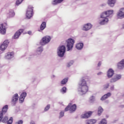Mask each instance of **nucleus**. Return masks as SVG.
I'll use <instances>...</instances> for the list:
<instances>
[{
	"label": "nucleus",
	"instance_id": "nucleus-1",
	"mask_svg": "<svg viewBox=\"0 0 124 124\" xmlns=\"http://www.w3.org/2000/svg\"><path fill=\"white\" fill-rule=\"evenodd\" d=\"M78 85L79 86V91L81 92L82 94H85L88 93V91H89V87L87 84V81L85 80L84 78H82L81 79Z\"/></svg>",
	"mask_w": 124,
	"mask_h": 124
},
{
	"label": "nucleus",
	"instance_id": "nucleus-2",
	"mask_svg": "<svg viewBox=\"0 0 124 124\" xmlns=\"http://www.w3.org/2000/svg\"><path fill=\"white\" fill-rule=\"evenodd\" d=\"M76 109H77V106H76V104H74L72 105L71 103H69L67 107L65 108V112L67 111H70V113H73V112H75L76 111Z\"/></svg>",
	"mask_w": 124,
	"mask_h": 124
},
{
	"label": "nucleus",
	"instance_id": "nucleus-3",
	"mask_svg": "<svg viewBox=\"0 0 124 124\" xmlns=\"http://www.w3.org/2000/svg\"><path fill=\"white\" fill-rule=\"evenodd\" d=\"M33 16V7L29 6L26 12V17L31 19Z\"/></svg>",
	"mask_w": 124,
	"mask_h": 124
},
{
	"label": "nucleus",
	"instance_id": "nucleus-4",
	"mask_svg": "<svg viewBox=\"0 0 124 124\" xmlns=\"http://www.w3.org/2000/svg\"><path fill=\"white\" fill-rule=\"evenodd\" d=\"M66 42L67 43V47L68 48V51H69V50H71L73 48V45L75 43V41L72 38H69L66 41Z\"/></svg>",
	"mask_w": 124,
	"mask_h": 124
},
{
	"label": "nucleus",
	"instance_id": "nucleus-5",
	"mask_svg": "<svg viewBox=\"0 0 124 124\" xmlns=\"http://www.w3.org/2000/svg\"><path fill=\"white\" fill-rule=\"evenodd\" d=\"M51 40V37L49 36H46L44 37L41 42H40V44L41 45H46L47 43H49Z\"/></svg>",
	"mask_w": 124,
	"mask_h": 124
},
{
	"label": "nucleus",
	"instance_id": "nucleus-6",
	"mask_svg": "<svg viewBox=\"0 0 124 124\" xmlns=\"http://www.w3.org/2000/svg\"><path fill=\"white\" fill-rule=\"evenodd\" d=\"M64 53H65V46H60L58 51V56L59 57H62L64 56Z\"/></svg>",
	"mask_w": 124,
	"mask_h": 124
},
{
	"label": "nucleus",
	"instance_id": "nucleus-7",
	"mask_svg": "<svg viewBox=\"0 0 124 124\" xmlns=\"http://www.w3.org/2000/svg\"><path fill=\"white\" fill-rule=\"evenodd\" d=\"M7 110H8V105H5L3 107L2 109V111L0 112V122H1V120H2V118H3V114L6 113V112H7Z\"/></svg>",
	"mask_w": 124,
	"mask_h": 124
},
{
	"label": "nucleus",
	"instance_id": "nucleus-8",
	"mask_svg": "<svg viewBox=\"0 0 124 124\" xmlns=\"http://www.w3.org/2000/svg\"><path fill=\"white\" fill-rule=\"evenodd\" d=\"M92 111H88L87 112H85L84 114L81 115V119H88V118H90L91 116H92Z\"/></svg>",
	"mask_w": 124,
	"mask_h": 124
},
{
	"label": "nucleus",
	"instance_id": "nucleus-9",
	"mask_svg": "<svg viewBox=\"0 0 124 124\" xmlns=\"http://www.w3.org/2000/svg\"><path fill=\"white\" fill-rule=\"evenodd\" d=\"M122 78V75H116L114 76V78L110 79V83H114V82H117L118 80H120Z\"/></svg>",
	"mask_w": 124,
	"mask_h": 124
},
{
	"label": "nucleus",
	"instance_id": "nucleus-10",
	"mask_svg": "<svg viewBox=\"0 0 124 124\" xmlns=\"http://www.w3.org/2000/svg\"><path fill=\"white\" fill-rule=\"evenodd\" d=\"M93 27V25L91 23H87L86 24H85L82 28L83 31H89V30H91L92 29V27Z\"/></svg>",
	"mask_w": 124,
	"mask_h": 124
},
{
	"label": "nucleus",
	"instance_id": "nucleus-11",
	"mask_svg": "<svg viewBox=\"0 0 124 124\" xmlns=\"http://www.w3.org/2000/svg\"><path fill=\"white\" fill-rule=\"evenodd\" d=\"M23 31H24V30H23V29L19 30L18 31H17L15 33V35L14 36V38L15 39H16L18 38L21 35V34L22 32H23Z\"/></svg>",
	"mask_w": 124,
	"mask_h": 124
},
{
	"label": "nucleus",
	"instance_id": "nucleus-12",
	"mask_svg": "<svg viewBox=\"0 0 124 124\" xmlns=\"http://www.w3.org/2000/svg\"><path fill=\"white\" fill-rule=\"evenodd\" d=\"M117 16L121 18H124V8H121L117 13Z\"/></svg>",
	"mask_w": 124,
	"mask_h": 124
},
{
	"label": "nucleus",
	"instance_id": "nucleus-13",
	"mask_svg": "<svg viewBox=\"0 0 124 124\" xmlns=\"http://www.w3.org/2000/svg\"><path fill=\"white\" fill-rule=\"evenodd\" d=\"M26 96H27V93L26 92L22 93L19 97L20 102H21V103H23Z\"/></svg>",
	"mask_w": 124,
	"mask_h": 124
},
{
	"label": "nucleus",
	"instance_id": "nucleus-14",
	"mask_svg": "<svg viewBox=\"0 0 124 124\" xmlns=\"http://www.w3.org/2000/svg\"><path fill=\"white\" fill-rule=\"evenodd\" d=\"M5 32H6L5 26H3V24L0 25V33H1V34H5Z\"/></svg>",
	"mask_w": 124,
	"mask_h": 124
},
{
	"label": "nucleus",
	"instance_id": "nucleus-15",
	"mask_svg": "<svg viewBox=\"0 0 124 124\" xmlns=\"http://www.w3.org/2000/svg\"><path fill=\"white\" fill-rule=\"evenodd\" d=\"M117 67L119 69H123L124 67V59L118 63Z\"/></svg>",
	"mask_w": 124,
	"mask_h": 124
},
{
	"label": "nucleus",
	"instance_id": "nucleus-16",
	"mask_svg": "<svg viewBox=\"0 0 124 124\" xmlns=\"http://www.w3.org/2000/svg\"><path fill=\"white\" fill-rule=\"evenodd\" d=\"M111 93H108L104 95L101 98V100H106L107 99L108 97H110V96L111 95Z\"/></svg>",
	"mask_w": 124,
	"mask_h": 124
},
{
	"label": "nucleus",
	"instance_id": "nucleus-17",
	"mask_svg": "<svg viewBox=\"0 0 124 124\" xmlns=\"http://www.w3.org/2000/svg\"><path fill=\"white\" fill-rule=\"evenodd\" d=\"M107 75L108 78H111L114 75V70L112 69H109L108 71Z\"/></svg>",
	"mask_w": 124,
	"mask_h": 124
},
{
	"label": "nucleus",
	"instance_id": "nucleus-18",
	"mask_svg": "<svg viewBox=\"0 0 124 124\" xmlns=\"http://www.w3.org/2000/svg\"><path fill=\"white\" fill-rule=\"evenodd\" d=\"M116 1L117 0H108V3L109 6L113 7L115 5Z\"/></svg>",
	"mask_w": 124,
	"mask_h": 124
},
{
	"label": "nucleus",
	"instance_id": "nucleus-19",
	"mask_svg": "<svg viewBox=\"0 0 124 124\" xmlns=\"http://www.w3.org/2000/svg\"><path fill=\"white\" fill-rule=\"evenodd\" d=\"M14 53L13 52H8L7 55L5 56V58L7 60H10L13 57Z\"/></svg>",
	"mask_w": 124,
	"mask_h": 124
},
{
	"label": "nucleus",
	"instance_id": "nucleus-20",
	"mask_svg": "<svg viewBox=\"0 0 124 124\" xmlns=\"http://www.w3.org/2000/svg\"><path fill=\"white\" fill-rule=\"evenodd\" d=\"M84 46V44L82 43H78L76 45V47L78 50H81V49L83 48Z\"/></svg>",
	"mask_w": 124,
	"mask_h": 124
},
{
	"label": "nucleus",
	"instance_id": "nucleus-21",
	"mask_svg": "<svg viewBox=\"0 0 124 124\" xmlns=\"http://www.w3.org/2000/svg\"><path fill=\"white\" fill-rule=\"evenodd\" d=\"M19 98V96H18V93H16L13 97L12 102H15L18 101Z\"/></svg>",
	"mask_w": 124,
	"mask_h": 124
},
{
	"label": "nucleus",
	"instance_id": "nucleus-22",
	"mask_svg": "<svg viewBox=\"0 0 124 124\" xmlns=\"http://www.w3.org/2000/svg\"><path fill=\"white\" fill-rule=\"evenodd\" d=\"M108 21H109L108 18H106L104 19H103L102 21H101L99 22V24H100V25H105V24H106V23L108 22Z\"/></svg>",
	"mask_w": 124,
	"mask_h": 124
},
{
	"label": "nucleus",
	"instance_id": "nucleus-23",
	"mask_svg": "<svg viewBox=\"0 0 124 124\" xmlns=\"http://www.w3.org/2000/svg\"><path fill=\"white\" fill-rule=\"evenodd\" d=\"M15 15V13L12 10L9 11V13H8V16L9 17H13Z\"/></svg>",
	"mask_w": 124,
	"mask_h": 124
},
{
	"label": "nucleus",
	"instance_id": "nucleus-24",
	"mask_svg": "<svg viewBox=\"0 0 124 124\" xmlns=\"http://www.w3.org/2000/svg\"><path fill=\"white\" fill-rule=\"evenodd\" d=\"M96 123V120L91 119L87 121V124H94Z\"/></svg>",
	"mask_w": 124,
	"mask_h": 124
},
{
	"label": "nucleus",
	"instance_id": "nucleus-25",
	"mask_svg": "<svg viewBox=\"0 0 124 124\" xmlns=\"http://www.w3.org/2000/svg\"><path fill=\"white\" fill-rule=\"evenodd\" d=\"M67 81H68V78H64L61 81V85H65V84L67 83Z\"/></svg>",
	"mask_w": 124,
	"mask_h": 124
},
{
	"label": "nucleus",
	"instance_id": "nucleus-26",
	"mask_svg": "<svg viewBox=\"0 0 124 124\" xmlns=\"http://www.w3.org/2000/svg\"><path fill=\"white\" fill-rule=\"evenodd\" d=\"M62 1H63V0H54L52 1V4L55 5L58 4V3H61Z\"/></svg>",
	"mask_w": 124,
	"mask_h": 124
},
{
	"label": "nucleus",
	"instance_id": "nucleus-27",
	"mask_svg": "<svg viewBox=\"0 0 124 124\" xmlns=\"http://www.w3.org/2000/svg\"><path fill=\"white\" fill-rule=\"evenodd\" d=\"M46 28V22H43L40 26L41 31H43Z\"/></svg>",
	"mask_w": 124,
	"mask_h": 124
},
{
	"label": "nucleus",
	"instance_id": "nucleus-28",
	"mask_svg": "<svg viewBox=\"0 0 124 124\" xmlns=\"http://www.w3.org/2000/svg\"><path fill=\"white\" fill-rule=\"evenodd\" d=\"M7 48V46L2 44L0 46V49L1 51H4V49Z\"/></svg>",
	"mask_w": 124,
	"mask_h": 124
},
{
	"label": "nucleus",
	"instance_id": "nucleus-29",
	"mask_svg": "<svg viewBox=\"0 0 124 124\" xmlns=\"http://www.w3.org/2000/svg\"><path fill=\"white\" fill-rule=\"evenodd\" d=\"M103 112V108H102L101 107H99L98 108V115H99V116H100V115H101V113H102Z\"/></svg>",
	"mask_w": 124,
	"mask_h": 124
},
{
	"label": "nucleus",
	"instance_id": "nucleus-30",
	"mask_svg": "<svg viewBox=\"0 0 124 124\" xmlns=\"http://www.w3.org/2000/svg\"><path fill=\"white\" fill-rule=\"evenodd\" d=\"M113 10H108V11L106 12V13H107V15L108 16V17H109V16H110V15H112V14H113Z\"/></svg>",
	"mask_w": 124,
	"mask_h": 124
},
{
	"label": "nucleus",
	"instance_id": "nucleus-31",
	"mask_svg": "<svg viewBox=\"0 0 124 124\" xmlns=\"http://www.w3.org/2000/svg\"><path fill=\"white\" fill-rule=\"evenodd\" d=\"M107 17H108V16H107V13L106 12L105 13H103L101 15V18H105L106 19Z\"/></svg>",
	"mask_w": 124,
	"mask_h": 124
},
{
	"label": "nucleus",
	"instance_id": "nucleus-32",
	"mask_svg": "<svg viewBox=\"0 0 124 124\" xmlns=\"http://www.w3.org/2000/svg\"><path fill=\"white\" fill-rule=\"evenodd\" d=\"M8 121V117L7 116H5L3 119L2 120V123H7Z\"/></svg>",
	"mask_w": 124,
	"mask_h": 124
},
{
	"label": "nucleus",
	"instance_id": "nucleus-33",
	"mask_svg": "<svg viewBox=\"0 0 124 124\" xmlns=\"http://www.w3.org/2000/svg\"><path fill=\"white\" fill-rule=\"evenodd\" d=\"M7 124H12L13 123V118L11 117L10 119L7 122Z\"/></svg>",
	"mask_w": 124,
	"mask_h": 124
},
{
	"label": "nucleus",
	"instance_id": "nucleus-34",
	"mask_svg": "<svg viewBox=\"0 0 124 124\" xmlns=\"http://www.w3.org/2000/svg\"><path fill=\"white\" fill-rule=\"evenodd\" d=\"M106 119H103L99 124H107Z\"/></svg>",
	"mask_w": 124,
	"mask_h": 124
},
{
	"label": "nucleus",
	"instance_id": "nucleus-35",
	"mask_svg": "<svg viewBox=\"0 0 124 124\" xmlns=\"http://www.w3.org/2000/svg\"><path fill=\"white\" fill-rule=\"evenodd\" d=\"M61 92L63 93H66V87H64L61 89Z\"/></svg>",
	"mask_w": 124,
	"mask_h": 124
},
{
	"label": "nucleus",
	"instance_id": "nucleus-36",
	"mask_svg": "<svg viewBox=\"0 0 124 124\" xmlns=\"http://www.w3.org/2000/svg\"><path fill=\"white\" fill-rule=\"evenodd\" d=\"M24 0H17L16 1V5H19V4H21V3H22V2H23V1Z\"/></svg>",
	"mask_w": 124,
	"mask_h": 124
},
{
	"label": "nucleus",
	"instance_id": "nucleus-37",
	"mask_svg": "<svg viewBox=\"0 0 124 124\" xmlns=\"http://www.w3.org/2000/svg\"><path fill=\"white\" fill-rule=\"evenodd\" d=\"M3 44H4V45H6L7 46H8V44H9V41H8V40H5Z\"/></svg>",
	"mask_w": 124,
	"mask_h": 124
},
{
	"label": "nucleus",
	"instance_id": "nucleus-38",
	"mask_svg": "<svg viewBox=\"0 0 124 124\" xmlns=\"http://www.w3.org/2000/svg\"><path fill=\"white\" fill-rule=\"evenodd\" d=\"M63 116H64V112H63V111H61L60 113V118L62 117Z\"/></svg>",
	"mask_w": 124,
	"mask_h": 124
},
{
	"label": "nucleus",
	"instance_id": "nucleus-39",
	"mask_svg": "<svg viewBox=\"0 0 124 124\" xmlns=\"http://www.w3.org/2000/svg\"><path fill=\"white\" fill-rule=\"evenodd\" d=\"M109 88V84L104 85V90H106Z\"/></svg>",
	"mask_w": 124,
	"mask_h": 124
},
{
	"label": "nucleus",
	"instance_id": "nucleus-40",
	"mask_svg": "<svg viewBox=\"0 0 124 124\" xmlns=\"http://www.w3.org/2000/svg\"><path fill=\"white\" fill-rule=\"evenodd\" d=\"M50 109V105H47V106L45 108V111H48V109Z\"/></svg>",
	"mask_w": 124,
	"mask_h": 124
},
{
	"label": "nucleus",
	"instance_id": "nucleus-41",
	"mask_svg": "<svg viewBox=\"0 0 124 124\" xmlns=\"http://www.w3.org/2000/svg\"><path fill=\"white\" fill-rule=\"evenodd\" d=\"M23 123L22 120H19L16 123V124H23Z\"/></svg>",
	"mask_w": 124,
	"mask_h": 124
},
{
	"label": "nucleus",
	"instance_id": "nucleus-42",
	"mask_svg": "<svg viewBox=\"0 0 124 124\" xmlns=\"http://www.w3.org/2000/svg\"><path fill=\"white\" fill-rule=\"evenodd\" d=\"M114 89H115V87L114 86H112L111 87H110V90L111 91H114Z\"/></svg>",
	"mask_w": 124,
	"mask_h": 124
},
{
	"label": "nucleus",
	"instance_id": "nucleus-43",
	"mask_svg": "<svg viewBox=\"0 0 124 124\" xmlns=\"http://www.w3.org/2000/svg\"><path fill=\"white\" fill-rule=\"evenodd\" d=\"M39 49L40 50H38L39 52H42V51H43V50L42 49V47H39Z\"/></svg>",
	"mask_w": 124,
	"mask_h": 124
},
{
	"label": "nucleus",
	"instance_id": "nucleus-44",
	"mask_svg": "<svg viewBox=\"0 0 124 124\" xmlns=\"http://www.w3.org/2000/svg\"><path fill=\"white\" fill-rule=\"evenodd\" d=\"M28 34H30V35H31V34L32 32L31 31H29L28 32Z\"/></svg>",
	"mask_w": 124,
	"mask_h": 124
},
{
	"label": "nucleus",
	"instance_id": "nucleus-45",
	"mask_svg": "<svg viewBox=\"0 0 124 124\" xmlns=\"http://www.w3.org/2000/svg\"><path fill=\"white\" fill-rule=\"evenodd\" d=\"M101 65V62H99V63H98V66H100Z\"/></svg>",
	"mask_w": 124,
	"mask_h": 124
},
{
	"label": "nucleus",
	"instance_id": "nucleus-46",
	"mask_svg": "<svg viewBox=\"0 0 124 124\" xmlns=\"http://www.w3.org/2000/svg\"><path fill=\"white\" fill-rule=\"evenodd\" d=\"M70 63H69V64H68V65H67V67H69L70 66Z\"/></svg>",
	"mask_w": 124,
	"mask_h": 124
}]
</instances>
